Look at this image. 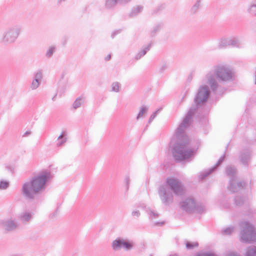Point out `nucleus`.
Wrapping results in <instances>:
<instances>
[{"instance_id":"nucleus-11","label":"nucleus","mask_w":256,"mask_h":256,"mask_svg":"<svg viewBox=\"0 0 256 256\" xmlns=\"http://www.w3.org/2000/svg\"><path fill=\"white\" fill-rule=\"evenodd\" d=\"M225 158V154H224L222 156H220V158L218 159L216 164L212 168H210L208 170H206L200 172L199 176V179L200 180H203L206 177L208 176L213 172H214L217 168L220 166L222 162H224V159Z\"/></svg>"},{"instance_id":"nucleus-13","label":"nucleus","mask_w":256,"mask_h":256,"mask_svg":"<svg viewBox=\"0 0 256 256\" xmlns=\"http://www.w3.org/2000/svg\"><path fill=\"white\" fill-rule=\"evenodd\" d=\"M42 74L41 71L39 70L35 73L34 79L32 80L30 86L32 90H36L39 86L42 81Z\"/></svg>"},{"instance_id":"nucleus-43","label":"nucleus","mask_w":256,"mask_h":256,"mask_svg":"<svg viewBox=\"0 0 256 256\" xmlns=\"http://www.w3.org/2000/svg\"><path fill=\"white\" fill-rule=\"evenodd\" d=\"M31 134V132L30 130H27L26 132H25L23 135L22 137H26L27 136Z\"/></svg>"},{"instance_id":"nucleus-16","label":"nucleus","mask_w":256,"mask_h":256,"mask_svg":"<svg viewBox=\"0 0 256 256\" xmlns=\"http://www.w3.org/2000/svg\"><path fill=\"white\" fill-rule=\"evenodd\" d=\"M151 47V44H150L146 47H145L144 49L139 52L138 54H136L134 56V59L136 60H140L142 57L144 56L146 52L150 50Z\"/></svg>"},{"instance_id":"nucleus-45","label":"nucleus","mask_w":256,"mask_h":256,"mask_svg":"<svg viewBox=\"0 0 256 256\" xmlns=\"http://www.w3.org/2000/svg\"><path fill=\"white\" fill-rule=\"evenodd\" d=\"M110 58H111V55L110 54H108L106 58V60H109L110 59Z\"/></svg>"},{"instance_id":"nucleus-6","label":"nucleus","mask_w":256,"mask_h":256,"mask_svg":"<svg viewBox=\"0 0 256 256\" xmlns=\"http://www.w3.org/2000/svg\"><path fill=\"white\" fill-rule=\"evenodd\" d=\"M20 31V27L18 26H14L6 28L3 32L0 42L5 45L14 43Z\"/></svg>"},{"instance_id":"nucleus-25","label":"nucleus","mask_w":256,"mask_h":256,"mask_svg":"<svg viewBox=\"0 0 256 256\" xmlns=\"http://www.w3.org/2000/svg\"><path fill=\"white\" fill-rule=\"evenodd\" d=\"M244 202V198L240 196H236L234 198V204L237 206H240Z\"/></svg>"},{"instance_id":"nucleus-35","label":"nucleus","mask_w":256,"mask_h":256,"mask_svg":"<svg viewBox=\"0 0 256 256\" xmlns=\"http://www.w3.org/2000/svg\"><path fill=\"white\" fill-rule=\"evenodd\" d=\"M124 182L126 184V191H128L129 189V186L130 184V178L129 176H126L124 179Z\"/></svg>"},{"instance_id":"nucleus-33","label":"nucleus","mask_w":256,"mask_h":256,"mask_svg":"<svg viewBox=\"0 0 256 256\" xmlns=\"http://www.w3.org/2000/svg\"><path fill=\"white\" fill-rule=\"evenodd\" d=\"M196 256H216V255L212 252H202L198 253Z\"/></svg>"},{"instance_id":"nucleus-19","label":"nucleus","mask_w":256,"mask_h":256,"mask_svg":"<svg viewBox=\"0 0 256 256\" xmlns=\"http://www.w3.org/2000/svg\"><path fill=\"white\" fill-rule=\"evenodd\" d=\"M229 42H230V46H231L232 47L236 48L242 47V44L240 43V40L236 38H230Z\"/></svg>"},{"instance_id":"nucleus-14","label":"nucleus","mask_w":256,"mask_h":256,"mask_svg":"<svg viewBox=\"0 0 256 256\" xmlns=\"http://www.w3.org/2000/svg\"><path fill=\"white\" fill-rule=\"evenodd\" d=\"M2 224L6 231H12L16 228V224L14 220H4L2 222Z\"/></svg>"},{"instance_id":"nucleus-30","label":"nucleus","mask_w":256,"mask_h":256,"mask_svg":"<svg viewBox=\"0 0 256 256\" xmlns=\"http://www.w3.org/2000/svg\"><path fill=\"white\" fill-rule=\"evenodd\" d=\"M200 0H197L196 2L192 7L191 12H192L194 14L196 13L199 8L200 7Z\"/></svg>"},{"instance_id":"nucleus-50","label":"nucleus","mask_w":256,"mask_h":256,"mask_svg":"<svg viewBox=\"0 0 256 256\" xmlns=\"http://www.w3.org/2000/svg\"><path fill=\"white\" fill-rule=\"evenodd\" d=\"M158 8H160V9H162V8H164V6H162V5H161V6H160Z\"/></svg>"},{"instance_id":"nucleus-2","label":"nucleus","mask_w":256,"mask_h":256,"mask_svg":"<svg viewBox=\"0 0 256 256\" xmlns=\"http://www.w3.org/2000/svg\"><path fill=\"white\" fill-rule=\"evenodd\" d=\"M52 177L48 170L40 172L33 176L29 181L25 182L22 186L21 194L24 198L32 202L37 199L39 195L46 188V182Z\"/></svg>"},{"instance_id":"nucleus-17","label":"nucleus","mask_w":256,"mask_h":256,"mask_svg":"<svg viewBox=\"0 0 256 256\" xmlns=\"http://www.w3.org/2000/svg\"><path fill=\"white\" fill-rule=\"evenodd\" d=\"M32 213L25 212L20 214V218L22 222H27L32 219Z\"/></svg>"},{"instance_id":"nucleus-32","label":"nucleus","mask_w":256,"mask_h":256,"mask_svg":"<svg viewBox=\"0 0 256 256\" xmlns=\"http://www.w3.org/2000/svg\"><path fill=\"white\" fill-rule=\"evenodd\" d=\"M55 50H56L55 47H54V46L50 47L49 48V50L46 52V56L48 58L51 57L52 56L54 52H55Z\"/></svg>"},{"instance_id":"nucleus-9","label":"nucleus","mask_w":256,"mask_h":256,"mask_svg":"<svg viewBox=\"0 0 256 256\" xmlns=\"http://www.w3.org/2000/svg\"><path fill=\"white\" fill-rule=\"evenodd\" d=\"M235 182L236 180H230L228 188L232 192H237L244 188L246 186V182L244 180H240L238 182L236 183Z\"/></svg>"},{"instance_id":"nucleus-7","label":"nucleus","mask_w":256,"mask_h":256,"mask_svg":"<svg viewBox=\"0 0 256 256\" xmlns=\"http://www.w3.org/2000/svg\"><path fill=\"white\" fill-rule=\"evenodd\" d=\"M182 209L188 213L202 214L204 210V206L198 204H196L193 198H187L180 202Z\"/></svg>"},{"instance_id":"nucleus-12","label":"nucleus","mask_w":256,"mask_h":256,"mask_svg":"<svg viewBox=\"0 0 256 256\" xmlns=\"http://www.w3.org/2000/svg\"><path fill=\"white\" fill-rule=\"evenodd\" d=\"M132 0H104V7L106 9H112L117 4L125 5Z\"/></svg>"},{"instance_id":"nucleus-28","label":"nucleus","mask_w":256,"mask_h":256,"mask_svg":"<svg viewBox=\"0 0 256 256\" xmlns=\"http://www.w3.org/2000/svg\"><path fill=\"white\" fill-rule=\"evenodd\" d=\"M234 227H228L224 230H222V233L224 235H230L234 231Z\"/></svg>"},{"instance_id":"nucleus-44","label":"nucleus","mask_w":256,"mask_h":256,"mask_svg":"<svg viewBox=\"0 0 256 256\" xmlns=\"http://www.w3.org/2000/svg\"><path fill=\"white\" fill-rule=\"evenodd\" d=\"M6 168L12 173L14 172V169L11 166H7Z\"/></svg>"},{"instance_id":"nucleus-40","label":"nucleus","mask_w":256,"mask_h":256,"mask_svg":"<svg viewBox=\"0 0 256 256\" xmlns=\"http://www.w3.org/2000/svg\"><path fill=\"white\" fill-rule=\"evenodd\" d=\"M121 32L120 30H114L111 35L112 38H114L116 34H120Z\"/></svg>"},{"instance_id":"nucleus-1","label":"nucleus","mask_w":256,"mask_h":256,"mask_svg":"<svg viewBox=\"0 0 256 256\" xmlns=\"http://www.w3.org/2000/svg\"><path fill=\"white\" fill-rule=\"evenodd\" d=\"M210 94L208 86H201L198 88L194 98V104L176 130L175 138L171 140L170 144L172 145V154L176 162H180L188 159L194 154V150L188 148V138L184 131L190 126L196 112L206 102Z\"/></svg>"},{"instance_id":"nucleus-27","label":"nucleus","mask_w":256,"mask_h":256,"mask_svg":"<svg viewBox=\"0 0 256 256\" xmlns=\"http://www.w3.org/2000/svg\"><path fill=\"white\" fill-rule=\"evenodd\" d=\"M230 38H222L220 40V47L221 48L230 46Z\"/></svg>"},{"instance_id":"nucleus-41","label":"nucleus","mask_w":256,"mask_h":256,"mask_svg":"<svg viewBox=\"0 0 256 256\" xmlns=\"http://www.w3.org/2000/svg\"><path fill=\"white\" fill-rule=\"evenodd\" d=\"M121 32L120 30H114L111 35L112 38H114L116 34H120Z\"/></svg>"},{"instance_id":"nucleus-39","label":"nucleus","mask_w":256,"mask_h":256,"mask_svg":"<svg viewBox=\"0 0 256 256\" xmlns=\"http://www.w3.org/2000/svg\"><path fill=\"white\" fill-rule=\"evenodd\" d=\"M140 214L139 210H134L132 212V215L133 216L139 217Z\"/></svg>"},{"instance_id":"nucleus-21","label":"nucleus","mask_w":256,"mask_h":256,"mask_svg":"<svg viewBox=\"0 0 256 256\" xmlns=\"http://www.w3.org/2000/svg\"><path fill=\"white\" fill-rule=\"evenodd\" d=\"M246 256H256V246H249L246 252Z\"/></svg>"},{"instance_id":"nucleus-31","label":"nucleus","mask_w":256,"mask_h":256,"mask_svg":"<svg viewBox=\"0 0 256 256\" xmlns=\"http://www.w3.org/2000/svg\"><path fill=\"white\" fill-rule=\"evenodd\" d=\"M9 186V182L6 181L2 180L0 182V189L6 190Z\"/></svg>"},{"instance_id":"nucleus-37","label":"nucleus","mask_w":256,"mask_h":256,"mask_svg":"<svg viewBox=\"0 0 256 256\" xmlns=\"http://www.w3.org/2000/svg\"><path fill=\"white\" fill-rule=\"evenodd\" d=\"M149 214L150 215V218H157L158 216V214L155 212H154L152 210H150Z\"/></svg>"},{"instance_id":"nucleus-51","label":"nucleus","mask_w":256,"mask_h":256,"mask_svg":"<svg viewBox=\"0 0 256 256\" xmlns=\"http://www.w3.org/2000/svg\"><path fill=\"white\" fill-rule=\"evenodd\" d=\"M255 84H256V80H255Z\"/></svg>"},{"instance_id":"nucleus-26","label":"nucleus","mask_w":256,"mask_h":256,"mask_svg":"<svg viewBox=\"0 0 256 256\" xmlns=\"http://www.w3.org/2000/svg\"><path fill=\"white\" fill-rule=\"evenodd\" d=\"M162 27V24H158L154 26L152 30L151 31V36H154L156 33L160 30Z\"/></svg>"},{"instance_id":"nucleus-8","label":"nucleus","mask_w":256,"mask_h":256,"mask_svg":"<svg viewBox=\"0 0 256 256\" xmlns=\"http://www.w3.org/2000/svg\"><path fill=\"white\" fill-rule=\"evenodd\" d=\"M112 246L114 250H118L122 248L128 250L132 248L133 244L128 240L118 238L112 242Z\"/></svg>"},{"instance_id":"nucleus-22","label":"nucleus","mask_w":256,"mask_h":256,"mask_svg":"<svg viewBox=\"0 0 256 256\" xmlns=\"http://www.w3.org/2000/svg\"><path fill=\"white\" fill-rule=\"evenodd\" d=\"M248 12L250 14L256 16V0L252 2L248 9Z\"/></svg>"},{"instance_id":"nucleus-5","label":"nucleus","mask_w":256,"mask_h":256,"mask_svg":"<svg viewBox=\"0 0 256 256\" xmlns=\"http://www.w3.org/2000/svg\"><path fill=\"white\" fill-rule=\"evenodd\" d=\"M242 228L240 232L241 241L245 243H252L256 242V231L248 222H242L240 224Z\"/></svg>"},{"instance_id":"nucleus-3","label":"nucleus","mask_w":256,"mask_h":256,"mask_svg":"<svg viewBox=\"0 0 256 256\" xmlns=\"http://www.w3.org/2000/svg\"><path fill=\"white\" fill-rule=\"evenodd\" d=\"M234 72L228 66L223 64L215 66L214 70L206 75L208 84L214 94L223 92V88L218 84L216 78L220 82H228L232 79Z\"/></svg>"},{"instance_id":"nucleus-42","label":"nucleus","mask_w":256,"mask_h":256,"mask_svg":"<svg viewBox=\"0 0 256 256\" xmlns=\"http://www.w3.org/2000/svg\"><path fill=\"white\" fill-rule=\"evenodd\" d=\"M226 256H240L234 252H230L227 254Z\"/></svg>"},{"instance_id":"nucleus-34","label":"nucleus","mask_w":256,"mask_h":256,"mask_svg":"<svg viewBox=\"0 0 256 256\" xmlns=\"http://www.w3.org/2000/svg\"><path fill=\"white\" fill-rule=\"evenodd\" d=\"M112 90L116 92H118L119 91L118 82H115L112 84Z\"/></svg>"},{"instance_id":"nucleus-29","label":"nucleus","mask_w":256,"mask_h":256,"mask_svg":"<svg viewBox=\"0 0 256 256\" xmlns=\"http://www.w3.org/2000/svg\"><path fill=\"white\" fill-rule=\"evenodd\" d=\"M198 246V242H194V243H192L190 242H186V246L187 249H192L194 247H197Z\"/></svg>"},{"instance_id":"nucleus-36","label":"nucleus","mask_w":256,"mask_h":256,"mask_svg":"<svg viewBox=\"0 0 256 256\" xmlns=\"http://www.w3.org/2000/svg\"><path fill=\"white\" fill-rule=\"evenodd\" d=\"M158 112V110H156L152 113V114L150 116L149 118V120H148V124H150L154 120V119L156 116Z\"/></svg>"},{"instance_id":"nucleus-49","label":"nucleus","mask_w":256,"mask_h":256,"mask_svg":"<svg viewBox=\"0 0 256 256\" xmlns=\"http://www.w3.org/2000/svg\"><path fill=\"white\" fill-rule=\"evenodd\" d=\"M66 42V39L64 42H62L63 45H65Z\"/></svg>"},{"instance_id":"nucleus-20","label":"nucleus","mask_w":256,"mask_h":256,"mask_svg":"<svg viewBox=\"0 0 256 256\" xmlns=\"http://www.w3.org/2000/svg\"><path fill=\"white\" fill-rule=\"evenodd\" d=\"M66 134L64 132H63L62 134L58 137V142L57 143V146H62L64 143L66 142Z\"/></svg>"},{"instance_id":"nucleus-4","label":"nucleus","mask_w":256,"mask_h":256,"mask_svg":"<svg viewBox=\"0 0 256 256\" xmlns=\"http://www.w3.org/2000/svg\"><path fill=\"white\" fill-rule=\"evenodd\" d=\"M170 188L178 196H182L184 193L183 185L178 179L168 178L166 180V184L160 186L158 190L160 198L166 206L169 205L173 202V195Z\"/></svg>"},{"instance_id":"nucleus-38","label":"nucleus","mask_w":256,"mask_h":256,"mask_svg":"<svg viewBox=\"0 0 256 256\" xmlns=\"http://www.w3.org/2000/svg\"><path fill=\"white\" fill-rule=\"evenodd\" d=\"M166 64H163L161 67L160 68L159 72L160 73L163 72L166 69Z\"/></svg>"},{"instance_id":"nucleus-46","label":"nucleus","mask_w":256,"mask_h":256,"mask_svg":"<svg viewBox=\"0 0 256 256\" xmlns=\"http://www.w3.org/2000/svg\"><path fill=\"white\" fill-rule=\"evenodd\" d=\"M164 223V222H156V225H162Z\"/></svg>"},{"instance_id":"nucleus-10","label":"nucleus","mask_w":256,"mask_h":256,"mask_svg":"<svg viewBox=\"0 0 256 256\" xmlns=\"http://www.w3.org/2000/svg\"><path fill=\"white\" fill-rule=\"evenodd\" d=\"M252 157L251 152L249 149L244 148L241 150L238 154L240 162L244 166H248Z\"/></svg>"},{"instance_id":"nucleus-47","label":"nucleus","mask_w":256,"mask_h":256,"mask_svg":"<svg viewBox=\"0 0 256 256\" xmlns=\"http://www.w3.org/2000/svg\"><path fill=\"white\" fill-rule=\"evenodd\" d=\"M66 0H58V3L60 4L62 2H64Z\"/></svg>"},{"instance_id":"nucleus-18","label":"nucleus","mask_w":256,"mask_h":256,"mask_svg":"<svg viewBox=\"0 0 256 256\" xmlns=\"http://www.w3.org/2000/svg\"><path fill=\"white\" fill-rule=\"evenodd\" d=\"M143 10V6H138L136 7L133 8L131 12L130 13V17H134L136 16L138 14L140 13Z\"/></svg>"},{"instance_id":"nucleus-23","label":"nucleus","mask_w":256,"mask_h":256,"mask_svg":"<svg viewBox=\"0 0 256 256\" xmlns=\"http://www.w3.org/2000/svg\"><path fill=\"white\" fill-rule=\"evenodd\" d=\"M148 107L145 105H143L140 108L139 112L138 114L136 119L140 118L144 114L146 113L148 110Z\"/></svg>"},{"instance_id":"nucleus-48","label":"nucleus","mask_w":256,"mask_h":256,"mask_svg":"<svg viewBox=\"0 0 256 256\" xmlns=\"http://www.w3.org/2000/svg\"><path fill=\"white\" fill-rule=\"evenodd\" d=\"M169 256H178L176 254H170Z\"/></svg>"},{"instance_id":"nucleus-24","label":"nucleus","mask_w":256,"mask_h":256,"mask_svg":"<svg viewBox=\"0 0 256 256\" xmlns=\"http://www.w3.org/2000/svg\"><path fill=\"white\" fill-rule=\"evenodd\" d=\"M82 102H84L82 98V96H80V97L78 98L72 104L73 108L74 109H76V108L80 107Z\"/></svg>"},{"instance_id":"nucleus-52","label":"nucleus","mask_w":256,"mask_h":256,"mask_svg":"<svg viewBox=\"0 0 256 256\" xmlns=\"http://www.w3.org/2000/svg\"><path fill=\"white\" fill-rule=\"evenodd\" d=\"M150 256H152V254H150Z\"/></svg>"},{"instance_id":"nucleus-15","label":"nucleus","mask_w":256,"mask_h":256,"mask_svg":"<svg viewBox=\"0 0 256 256\" xmlns=\"http://www.w3.org/2000/svg\"><path fill=\"white\" fill-rule=\"evenodd\" d=\"M237 170L234 166H228L226 169V173L227 176L230 178V180H236V173Z\"/></svg>"}]
</instances>
